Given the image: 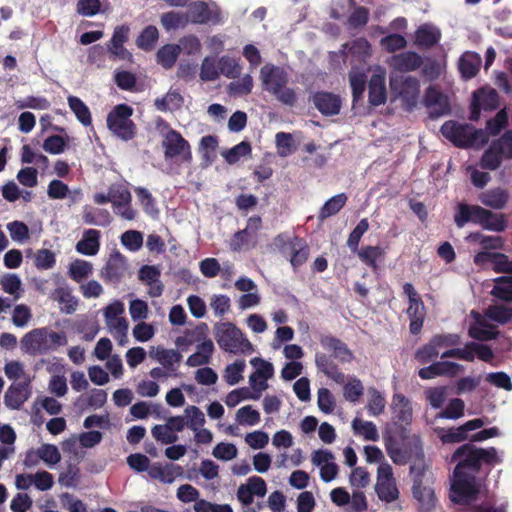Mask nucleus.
Returning a JSON list of instances; mask_svg holds the SVG:
<instances>
[{"instance_id":"f257e3e1","label":"nucleus","mask_w":512,"mask_h":512,"mask_svg":"<svg viewBox=\"0 0 512 512\" xmlns=\"http://www.w3.org/2000/svg\"><path fill=\"white\" fill-rule=\"evenodd\" d=\"M501 460L494 447L478 448L472 443L458 447L451 456V462H456L453 474L475 475L481 470L482 464L494 465Z\"/></svg>"},{"instance_id":"f03ea898","label":"nucleus","mask_w":512,"mask_h":512,"mask_svg":"<svg viewBox=\"0 0 512 512\" xmlns=\"http://www.w3.org/2000/svg\"><path fill=\"white\" fill-rule=\"evenodd\" d=\"M260 79L263 89L280 103L291 107L296 104L297 94L293 88L287 87L289 75L283 67L265 64L260 70Z\"/></svg>"},{"instance_id":"7ed1b4c3","label":"nucleus","mask_w":512,"mask_h":512,"mask_svg":"<svg viewBox=\"0 0 512 512\" xmlns=\"http://www.w3.org/2000/svg\"><path fill=\"white\" fill-rule=\"evenodd\" d=\"M67 344L64 332H55L47 327L35 328L21 339L22 348L32 356L45 355Z\"/></svg>"},{"instance_id":"20e7f679","label":"nucleus","mask_w":512,"mask_h":512,"mask_svg":"<svg viewBox=\"0 0 512 512\" xmlns=\"http://www.w3.org/2000/svg\"><path fill=\"white\" fill-rule=\"evenodd\" d=\"M440 132L454 146L459 148L482 146L488 142V135L484 130L477 129L472 124L459 123L454 120L444 122Z\"/></svg>"},{"instance_id":"39448f33","label":"nucleus","mask_w":512,"mask_h":512,"mask_svg":"<svg viewBox=\"0 0 512 512\" xmlns=\"http://www.w3.org/2000/svg\"><path fill=\"white\" fill-rule=\"evenodd\" d=\"M215 339L221 349L237 354L250 352L252 344L233 323H219L215 326Z\"/></svg>"},{"instance_id":"423d86ee","label":"nucleus","mask_w":512,"mask_h":512,"mask_svg":"<svg viewBox=\"0 0 512 512\" xmlns=\"http://www.w3.org/2000/svg\"><path fill=\"white\" fill-rule=\"evenodd\" d=\"M319 342L325 350L332 352L331 356L324 353H317L315 356L316 366L318 370L324 374L333 364H335L332 357L338 359L342 363L350 362L352 360V352L339 338L332 335H321Z\"/></svg>"},{"instance_id":"0eeeda50","label":"nucleus","mask_w":512,"mask_h":512,"mask_svg":"<svg viewBox=\"0 0 512 512\" xmlns=\"http://www.w3.org/2000/svg\"><path fill=\"white\" fill-rule=\"evenodd\" d=\"M133 109L127 104L116 105L107 115V127L118 138L129 141L136 135V125L131 120Z\"/></svg>"},{"instance_id":"6e6552de","label":"nucleus","mask_w":512,"mask_h":512,"mask_svg":"<svg viewBox=\"0 0 512 512\" xmlns=\"http://www.w3.org/2000/svg\"><path fill=\"white\" fill-rule=\"evenodd\" d=\"M164 157L166 160H179L181 163L191 164L193 160L190 143L182 134L169 128L162 140Z\"/></svg>"},{"instance_id":"1a4fd4ad","label":"nucleus","mask_w":512,"mask_h":512,"mask_svg":"<svg viewBox=\"0 0 512 512\" xmlns=\"http://www.w3.org/2000/svg\"><path fill=\"white\" fill-rule=\"evenodd\" d=\"M479 493L480 488L475 475L453 474L450 490L452 502L460 505H469L477 500Z\"/></svg>"},{"instance_id":"9d476101","label":"nucleus","mask_w":512,"mask_h":512,"mask_svg":"<svg viewBox=\"0 0 512 512\" xmlns=\"http://www.w3.org/2000/svg\"><path fill=\"white\" fill-rule=\"evenodd\" d=\"M403 292L407 295L409 300L406 312L410 320L409 330L411 334L417 335L422 330L426 317V308L421 296L417 293L411 283H405L403 285Z\"/></svg>"},{"instance_id":"9b49d317","label":"nucleus","mask_w":512,"mask_h":512,"mask_svg":"<svg viewBox=\"0 0 512 512\" xmlns=\"http://www.w3.org/2000/svg\"><path fill=\"white\" fill-rule=\"evenodd\" d=\"M498 105L499 95L495 89L479 88L473 93L469 119L471 121H478L482 109L485 111H493L498 108Z\"/></svg>"},{"instance_id":"f8f14e48","label":"nucleus","mask_w":512,"mask_h":512,"mask_svg":"<svg viewBox=\"0 0 512 512\" xmlns=\"http://www.w3.org/2000/svg\"><path fill=\"white\" fill-rule=\"evenodd\" d=\"M206 329V324L197 326L195 329L187 331L184 336L178 337L176 344L178 346H188L199 342V345L197 346V352L201 355H204V357L210 361L215 348L212 340L206 339Z\"/></svg>"},{"instance_id":"ddd939ff","label":"nucleus","mask_w":512,"mask_h":512,"mask_svg":"<svg viewBox=\"0 0 512 512\" xmlns=\"http://www.w3.org/2000/svg\"><path fill=\"white\" fill-rule=\"evenodd\" d=\"M127 271V260L118 250L110 254L101 270V277L106 283L118 284Z\"/></svg>"},{"instance_id":"4468645a","label":"nucleus","mask_w":512,"mask_h":512,"mask_svg":"<svg viewBox=\"0 0 512 512\" xmlns=\"http://www.w3.org/2000/svg\"><path fill=\"white\" fill-rule=\"evenodd\" d=\"M489 215L487 209L479 205L468 204L459 202L456 205V212L454 214V223L458 228L464 227L467 223L481 225L484 217Z\"/></svg>"},{"instance_id":"2eb2a0df","label":"nucleus","mask_w":512,"mask_h":512,"mask_svg":"<svg viewBox=\"0 0 512 512\" xmlns=\"http://www.w3.org/2000/svg\"><path fill=\"white\" fill-rule=\"evenodd\" d=\"M187 15L189 22L193 24H219L222 22L218 7L212 10L205 1H195L191 3Z\"/></svg>"},{"instance_id":"dca6fc26","label":"nucleus","mask_w":512,"mask_h":512,"mask_svg":"<svg viewBox=\"0 0 512 512\" xmlns=\"http://www.w3.org/2000/svg\"><path fill=\"white\" fill-rule=\"evenodd\" d=\"M464 371V366L451 361L434 362L418 371V375L423 380L433 379L437 376L455 377Z\"/></svg>"},{"instance_id":"f3484780","label":"nucleus","mask_w":512,"mask_h":512,"mask_svg":"<svg viewBox=\"0 0 512 512\" xmlns=\"http://www.w3.org/2000/svg\"><path fill=\"white\" fill-rule=\"evenodd\" d=\"M311 100L315 108L324 116L337 115L341 110V98L332 92H315Z\"/></svg>"},{"instance_id":"a211bd4d","label":"nucleus","mask_w":512,"mask_h":512,"mask_svg":"<svg viewBox=\"0 0 512 512\" xmlns=\"http://www.w3.org/2000/svg\"><path fill=\"white\" fill-rule=\"evenodd\" d=\"M423 64L422 57L414 51H405L390 57L388 65L395 71L408 73L416 71Z\"/></svg>"},{"instance_id":"6ab92c4d","label":"nucleus","mask_w":512,"mask_h":512,"mask_svg":"<svg viewBox=\"0 0 512 512\" xmlns=\"http://www.w3.org/2000/svg\"><path fill=\"white\" fill-rule=\"evenodd\" d=\"M424 102L426 107L430 109V115L433 118L446 115L450 112L448 98L434 86L427 88Z\"/></svg>"},{"instance_id":"aec40b11","label":"nucleus","mask_w":512,"mask_h":512,"mask_svg":"<svg viewBox=\"0 0 512 512\" xmlns=\"http://www.w3.org/2000/svg\"><path fill=\"white\" fill-rule=\"evenodd\" d=\"M29 395L28 382L14 383L5 392L4 403L8 408L18 410L28 400Z\"/></svg>"},{"instance_id":"412c9836","label":"nucleus","mask_w":512,"mask_h":512,"mask_svg":"<svg viewBox=\"0 0 512 512\" xmlns=\"http://www.w3.org/2000/svg\"><path fill=\"white\" fill-rule=\"evenodd\" d=\"M128 33L127 26H117L108 46V51L120 60H129L132 57V54L124 47V43L128 40Z\"/></svg>"},{"instance_id":"4be33fe9","label":"nucleus","mask_w":512,"mask_h":512,"mask_svg":"<svg viewBox=\"0 0 512 512\" xmlns=\"http://www.w3.org/2000/svg\"><path fill=\"white\" fill-rule=\"evenodd\" d=\"M482 59L476 52L467 51L461 55L458 62V69L461 77L465 80L474 78L480 71Z\"/></svg>"},{"instance_id":"5701e85b","label":"nucleus","mask_w":512,"mask_h":512,"mask_svg":"<svg viewBox=\"0 0 512 512\" xmlns=\"http://www.w3.org/2000/svg\"><path fill=\"white\" fill-rule=\"evenodd\" d=\"M368 100L372 106H379L386 102L387 91L384 75L373 74L371 76L368 83Z\"/></svg>"},{"instance_id":"b1692460","label":"nucleus","mask_w":512,"mask_h":512,"mask_svg":"<svg viewBox=\"0 0 512 512\" xmlns=\"http://www.w3.org/2000/svg\"><path fill=\"white\" fill-rule=\"evenodd\" d=\"M441 39V32L430 24H423L415 31V45L420 49H429Z\"/></svg>"},{"instance_id":"393cba45","label":"nucleus","mask_w":512,"mask_h":512,"mask_svg":"<svg viewBox=\"0 0 512 512\" xmlns=\"http://www.w3.org/2000/svg\"><path fill=\"white\" fill-rule=\"evenodd\" d=\"M510 195L506 189L497 187L482 192L479 196L480 202L491 209L501 210L505 208L509 201Z\"/></svg>"},{"instance_id":"a878e982","label":"nucleus","mask_w":512,"mask_h":512,"mask_svg":"<svg viewBox=\"0 0 512 512\" xmlns=\"http://www.w3.org/2000/svg\"><path fill=\"white\" fill-rule=\"evenodd\" d=\"M101 232L96 229H87L83 237L76 244V251L87 256H94L100 249Z\"/></svg>"},{"instance_id":"bb28decb","label":"nucleus","mask_w":512,"mask_h":512,"mask_svg":"<svg viewBox=\"0 0 512 512\" xmlns=\"http://www.w3.org/2000/svg\"><path fill=\"white\" fill-rule=\"evenodd\" d=\"M476 323L471 325L468 330V334L471 338L478 341H489L497 338L499 332L495 330V327L486 322L480 314H477Z\"/></svg>"},{"instance_id":"cd10ccee","label":"nucleus","mask_w":512,"mask_h":512,"mask_svg":"<svg viewBox=\"0 0 512 512\" xmlns=\"http://www.w3.org/2000/svg\"><path fill=\"white\" fill-rule=\"evenodd\" d=\"M392 405L395 420L409 425L412 420V407L409 399L403 394L396 393L393 395Z\"/></svg>"},{"instance_id":"c85d7f7f","label":"nucleus","mask_w":512,"mask_h":512,"mask_svg":"<svg viewBox=\"0 0 512 512\" xmlns=\"http://www.w3.org/2000/svg\"><path fill=\"white\" fill-rule=\"evenodd\" d=\"M51 298L60 304V310L66 314H72L77 309L78 300L67 287L56 288Z\"/></svg>"},{"instance_id":"c756f323","label":"nucleus","mask_w":512,"mask_h":512,"mask_svg":"<svg viewBox=\"0 0 512 512\" xmlns=\"http://www.w3.org/2000/svg\"><path fill=\"white\" fill-rule=\"evenodd\" d=\"M82 220L87 225L107 227L110 225L112 218L106 209L85 207L82 213Z\"/></svg>"},{"instance_id":"7c9ffc66","label":"nucleus","mask_w":512,"mask_h":512,"mask_svg":"<svg viewBox=\"0 0 512 512\" xmlns=\"http://www.w3.org/2000/svg\"><path fill=\"white\" fill-rule=\"evenodd\" d=\"M385 448L391 460L397 465H405L411 458V451L399 446L393 437L385 438Z\"/></svg>"},{"instance_id":"2f4dec72","label":"nucleus","mask_w":512,"mask_h":512,"mask_svg":"<svg viewBox=\"0 0 512 512\" xmlns=\"http://www.w3.org/2000/svg\"><path fill=\"white\" fill-rule=\"evenodd\" d=\"M160 22L162 27L167 31L185 28L189 23V17L185 12L168 11L161 15Z\"/></svg>"},{"instance_id":"473e14b6","label":"nucleus","mask_w":512,"mask_h":512,"mask_svg":"<svg viewBox=\"0 0 512 512\" xmlns=\"http://www.w3.org/2000/svg\"><path fill=\"white\" fill-rule=\"evenodd\" d=\"M348 197L345 193H339L328 199L321 207L318 219L323 221L331 216L336 215L346 204Z\"/></svg>"},{"instance_id":"72a5a7b5","label":"nucleus","mask_w":512,"mask_h":512,"mask_svg":"<svg viewBox=\"0 0 512 512\" xmlns=\"http://www.w3.org/2000/svg\"><path fill=\"white\" fill-rule=\"evenodd\" d=\"M69 108L75 114L77 120L83 126L92 124V117L89 107L77 96L70 95L67 98Z\"/></svg>"},{"instance_id":"f704fd0d","label":"nucleus","mask_w":512,"mask_h":512,"mask_svg":"<svg viewBox=\"0 0 512 512\" xmlns=\"http://www.w3.org/2000/svg\"><path fill=\"white\" fill-rule=\"evenodd\" d=\"M487 212L489 215L484 217L480 226L487 231L504 232L508 227L507 216L503 213H495L490 209H487Z\"/></svg>"},{"instance_id":"c9c22d12","label":"nucleus","mask_w":512,"mask_h":512,"mask_svg":"<svg viewBox=\"0 0 512 512\" xmlns=\"http://www.w3.org/2000/svg\"><path fill=\"white\" fill-rule=\"evenodd\" d=\"M384 255V250L379 246H363L358 251L360 260L375 272L379 269L377 261L383 258Z\"/></svg>"},{"instance_id":"e433bc0d","label":"nucleus","mask_w":512,"mask_h":512,"mask_svg":"<svg viewBox=\"0 0 512 512\" xmlns=\"http://www.w3.org/2000/svg\"><path fill=\"white\" fill-rule=\"evenodd\" d=\"M156 359L167 371L176 373L182 355L176 350L162 348L157 350Z\"/></svg>"},{"instance_id":"4c0bfd02","label":"nucleus","mask_w":512,"mask_h":512,"mask_svg":"<svg viewBox=\"0 0 512 512\" xmlns=\"http://www.w3.org/2000/svg\"><path fill=\"white\" fill-rule=\"evenodd\" d=\"M180 54V46L178 44H166L157 51V62L165 69L174 66Z\"/></svg>"},{"instance_id":"58836bf2","label":"nucleus","mask_w":512,"mask_h":512,"mask_svg":"<svg viewBox=\"0 0 512 512\" xmlns=\"http://www.w3.org/2000/svg\"><path fill=\"white\" fill-rule=\"evenodd\" d=\"M502 160L503 156L501 155V149H498L492 142L484 151L480 159V166L483 169L494 171L501 166Z\"/></svg>"},{"instance_id":"ea45409f","label":"nucleus","mask_w":512,"mask_h":512,"mask_svg":"<svg viewBox=\"0 0 512 512\" xmlns=\"http://www.w3.org/2000/svg\"><path fill=\"white\" fill-rule=\"evenodd\" d=\"M352 428L356 435L362 436L367 441H377L379 439L376 425L371 421H364L355 417L352 421Z\"/></svg>"},{"instance_id":"a19ab883","label":"nucleus","mask_w":512,"mask_h":512,"mask_svg":"<svg viewBox=\"0 0 512 512\" xmlns=\"http://www.w3.org/2000/svg\"><path fill=\"white\" fill-rule=\"evenodd\" d=\"M440 338H431L427 344L419 348L415 353V359L421 364L434 361L439 355Z\"/></svg>"},{"instance_id":"79ce46f5","label":"nucleus","mask_w":512,"mask_h":512,"mask_svg":"<svg viewBox=\"0 0 512 512\" xmlns=\"http://www.w3.org/2000/svg\"><path fill=\"white\" fill-rule=\"evenodd\" d=\"M159 39L158 29L154 25L146 26L139 34L136 44L144 51H152Z\"/></svg>"},{"instance_id":"37998d69","label":"nucleus","mask_w":512,"mask_h":512,"mask_svg":"<svg viewBox=\"0 0 512 512\" xmlns=\"http://www.w3.org/2000/svg\"><path fill=\"white\" fill-rule=\"evenodd\" d=\"M491 294L503 301L512 302V276L496 278Z\"/></svg>"},{"instance_id":"c03bdc74","label":"nucleus","mask_w":512,"mask_h":512,"mask_svg":"<svg viewBox=\"0 0 512 512\" xmlns=\"http://www.w3.org/2000/svg\"><path fill=\"white\" fill-rule=\"evenodd\" d=\"M134 191L144 212L151 217H157L160 211L157 208L156 199L149 192V190L144 187H136Z\"/></svg>"},{"instance_id":"a18cd8bd","label":"nucleus","mask_w":512,"mask_h":512,"mask_svg":"<svg viewBox=\"0 0 512 512\" xmlns=\"http://www.w3.org/2000/svg\"><path fill=\"white\" fill-rule=\"evenodd\" d=\"M349 82L352 90L353 103L362 99L366 89L367 76L361 71H351L349 73Z\"/></svg>"},{"instance_id":"49530a36","label":"nucleus","mask_w":512,"mask_h":512,"mask_svg":"<svg viewBox=\"0 0 512 512\" xmlns=\"http://www.w3.org/2000/svg\"><path fill=\"white\" fill-rule=\"evenodd\" d=\"M419 93V81L417 78L408 76L401 81L398 94L407 102L414 103Z\"/></svg>"},{"instance_id":"de8ad7c7","label":"nucleus","mask_w":512,"mask_h":512,"mask_svg":"<svg viewBox=\"0 0 512 512\" xmlns=\"http://www.w3.org/2000/svg\"><path fill=\"white\" fill-rule=\"evenodd\" d=\"M376 493L382 501L393 502L398 498L399 492L395 480L380 481L375 486Z\"/></svg>"},{"instance_id":"09e8293b","label":"nucleus","mask_w":512,"mask_h":512,"mask_svg":"<svg viewBox=\"0 0 512 512\" xmlns=\"http://www.w3.org/2000/svg\"><path fill=\"white\" fill-rule=\"evenodd\" d=\"M486 316L500 324H506L512 319V307L504 305H492L485 312Z\"/></svg>"},{"instance_id":"8fccbe9b","label":"nucleus","mask_w":512,"mask_h":512,"mask_svg":"<svg viewBox=\"0 0 512 512\" xmlns=\"http://www.w3.org/2000/svg\"><path fill=\"white\" fill-rule=\"evenodd\" d=\"M253 89V78L249 74H245L237 81H233L228 85V92L234 96H244L251 93Z\"/></svg>"},{"instance_id":"3c124183","label":"nucleus","mask_w":512,"mask_h":512,"mask_svg":"<svg viewBox=\"0 0 512 512\" xmlns=\"http://www.w3.org/2000/svg\"><path fill=\"white\" fill-rule=\"evenodd\" d=\"M465 403L460 398H454L449 401L444 410L437 417L444 419H459L464 415Z\"/></svg>"},{"instance_id":"603ef678","label":"nucleus","mask_w":512,"mask_h":512,"mask_svg":"<svg viewBox=\"0 0 512 512\" xmlns=\"http://www.w3.org/2000/svg\"><path fill=\"white\" fill-rule=\"evenodd\" d=\"M364 387L362 382L356 378H351L343 387V395L349 402H358L363 395Z\"/></svg>"},{"instance_id":"864d4df0","label":"nucleus","mask_w":512,"mask_h":512,"mask_svg":"<svg viewBox=\"0 0 512 512\" xmlns=\"http://www.w3.org/2000/svg\"><path fill=\"white\" fill-rule=\"evenodd\" d=\"M219 74L224 75L227 78L235 79L239 77L241 73L240 65L233 58L224 56L219 59L218 62Z\"/></svg>"},{"instance_id":"5fc2aeb1","label":"nucleus","mask_w":512,"mask_h":512,"mask_svg":"<svg viewBox=\"0 0 512 512\" xmlns=\"http://www.w3.org/2000/svg\"><path fill=\"white\" fill-rule=\"evenodd\" d=\"M380 44L388 53H394L404 49L407 46V40L401 34L392 33L383 37Z\"/></svg>"},{"instance_id":"6e6d98bb","label":"nucleus","mask_w":512,"mask_h":512,"mask_svg":"<svg viewBox=\"0 0 512 512\" xmlns=\"http://www.w3.org/2000/svg\"><path fill=\"white\" fill-rule=\"evenodd\" d=\"M369 393L370 399L368 401L366 408L368 410L369 415L378 416L384 411L386 400L383 397V395L375 388H371L369 390Z\"/></svg>"},{"instance_id":"4d7b16f0","label":"nucleus","mask_w":512,"mask_h":512,"mask_svg":"<svg viewBox=\"0 0 512 512\" xmlns=\"http://www.w3.org/2000/svg\"><path fill=\"white\" fill-rule=\"evenodd\" d=\"M260 398L259 394H253L248 388H238L228 393L225 403L228 407H235L242 400L252 399L258 400Z\"/></svg>"},{"instance_id":"13d9d810","label":"nucleus","mask_w":512,"mask_h":512,"mask_svg":"<svg viewBox=\"0 0 512 512\" xmlns=\"http://www.w3.org/2000/svg\"><path fill=\"white\" fill-rule=\"evenodd\" d=\"M369 222L366 218L361 219L356 227L351 231L347 239V246L353 251L358 250L359 242L362 236L368 231Z\"/></svg>"},{"instance_id":"bf43d9fd","label":"nucleus","mask_w":512,"mask_h":512,"mask_svg":"<svg viewBox=\"0 0 512 512\" xmlns=\"http://www.w3.org/2000/svg\"><path fill=\"white\" fill-rule=\"evenodd\" d=\"M91 273L92 265L85 260H76L69 267V275L76 282H80Z\"/></svg>"},{"instance_id":"052dcab7","label":"nucleus","mask_w":512,"mask_h":512,"mask_svg":"<svg viewBox=\"0 0 512 512\" xmlns=\"http://www.w3.org/2000/svg\"><path fill=\"white\" fill-rule=\"evenodd\" d=\"M245 369V361L237 360L227 365L224 372V379L229 385H236L242 379V372Z\"/></svg>"},{"instance_id":"680f3d73","label":"nucleus","mask_w":512,"mask_h":512,"mask_svg":"<svg viewBox=\"0 0 512 512\" xmlns=\"http://www.w3.org/2000/svg\"><path fill=\"white\" fill-rule=\"evenodd\" d=\"M236 417L238 422L241 425L254 426L260 422V413L253 409L251 405H246L241 407L237 413Z\"/></svg>"},{"instance_id":"e2e57ef3","label":"nucleus","mask_w":512,"mask_h":512,"mask_svg":"<svg viewBox=\"0 0 512 512\" xmlns=\"http://www.w3.org/2000/svg\"><path fill=\"white\" fill-rule=\"evenodd\" d=\"M251 153V145L246 141H242L239 144L235 145L231 149L227 150L223 153V157L229 164H234L240 160L241 157H244Z\"/></svg>"},{"instance_id":"0e129e2a","label":"nucleus","mask_w":512,"mask_h":512,"mask_svg":"<svg viewBox=\"0 0 512 512\" xmlns=\"http://www.w3.org/2000/svg\"><path fill=\"white\" fill-rule=\"evenodd\" d=\"M121 243L130 251H138L143 245V235L137 230H128L121 235Z\"/></svg>"},{"instance_id":"69168bd1","label":"nucleus","mask_w":512,"mask_h":512,"mask_svg":"<svg viewBox=\"0 0 512 512\" xmlns=\"http://www.w3.org/2000/svg\"><path fill=\"white\" fill-rule=\"evenodd\" d=\"M218 146V139L213 135H206L200 141V151L207 163H211L215 158V151Z\"/></svg>"},{"instance_id":"338daca9","label":"nucleus","mask_w":512,"mask_h":512,"mask_svg":"<svg viewBox=\"0 0 512 512\" xmlns=\"http://www.w3.org/2000/svg\"><path fill=\"white\" fill-rule=\"evenodd\" d=\"M466 348L467 351H469L473 356V360L475 359V355H477V357L484 362H490L494 357V353L491 347L485 344L468 342L466 343Z\"/></svg>"},{"instance_id":"774afa93","label":"nucleus","mask_w":512,"mask_h":512,"mask_svg":"<svg viewBox=\"0 0 512 512\" xmlns=\"http://www.w3.org/2000/svg\"><path fill=\"white\" fill-rule=\"evenodd\" d=\"M508 123V116L505 110H500L493 118L487 120L486 130L492 136L498 135Z\"/></svg>"}]
</instances>
